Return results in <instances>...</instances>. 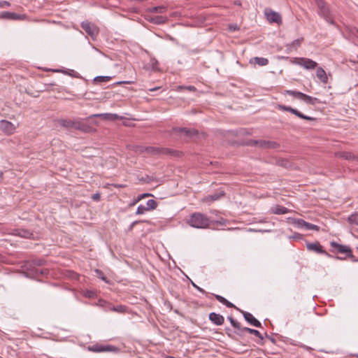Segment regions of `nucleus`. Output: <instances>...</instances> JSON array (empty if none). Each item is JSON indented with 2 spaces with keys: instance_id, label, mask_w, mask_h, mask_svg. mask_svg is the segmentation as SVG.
<instances>
[{
  "instance_id": "f257e3e1",
  "label": "nucleus",
  "mask_w": 358,
  "mask_h": 358,
  "mask_svg": "<svg viewBox=\"0 0 358 358\" xmlns=\"http://www.w3.org/2000/svg\"><path fill=\"white\" fill-rule=\"evenodd\" d=\"M57 122L59 125L67 129H76L84 133H90L92 130L90 125L79 120L60 119Z\"/></svg>"
},
{
  "instance_id": "f03ea898",
  "label": "nucleus",
  "mask_w": 358,
  "mask_h": 358,
  "mask_svg": "<svg viewBox=\"0 0 358 358\" xmlns=\"http://www.w3.org/2000/svg\"><path fill=\"white\" fill-rule=\"evenodd\" d=\"M187 223L194 228L206 229L209 227L211 221L207 215L201 213H194L190 215Z\"/></svg>"
},
{
  "instance_id": "7ed1b4c3",
  "label": "nucleus",
  "mask_w": 358,
  "mask_h": 358,
  "mask_svg": "<svg viewBox=\"0 0 358 358\" xmlns=\"http://www.w3.org/2000/svg\"><path fill=\"white\" fill-rule=\"evenodd\" d=\"M315 1L318 9V14L327 22L335 25L336 23L334 20L333 15L327 3L323 0H315Z\"/></svg>"
},
{
  "instance_id": "20e7f679",
  "label": "nucleus",
  "mask_w": 358,
  "mask_h": 358,
  "mask_svg": "<svg viewBox=\"0 0 358 358\" xmlns=\"http://www.w3.org/2000/svg\"><path fill=\"white\" fill-rule=\"evenodd\" d=\"M46 260L43 259H34L31 261H27L24 262L22 268L26 271H31L33 274H37L38 271H37L38 266H42L46 264Z\"/></svg>"
},
{
  "instance_id": "39448f33",
  "label": "nucleus",
  "mask_w": 358,
  "mask_h": 358,
  "mask_svg": "<svg viewBox=\"0 0 358 358\" xmlns=\"http://www.w3.org/2000/svg\"><path fill=\"white\" fill-rule=\"evenodd\" d=\"M293 64L301 66L307 70H313L317 67L318 64L311 59L306 57H295Z\"/></svg>"
},
{
  "instance_id": "423d86ee",
  "label": "nucleus",
  "mask_w": 358,
  "mask_h": 358,
  "mask_svg": "<svg viewBox=\"0 0 358 358\" xmlns=\"http://www.w3.org/2000/svg\"><path fill=\"white\" fill-rule=\"evenodd\" d=\"M88 350L94 352H117L118 348L111 345H103L96 343L88 346Z\"/></svg>"
},
{
  "instance_id": "0eeeda50",
  "label": "nucleus",
  "mask_w": 358,
  "mask_h": 358,
  "mask_svg": "<svg viewBox=\"0 0 358 358\" xmlns=\"http://www.w3.org/2000/svg\"><path fill=\"white\" fill-rule=\"evenodd\" d=\"M81 27L93 40L97 37L99 30L95 24L86 20L81 23Z\"/></svg>"
},
{
  "instance_id": "6e6552de",
  "label": "nucleus",
  "mask_w": 358,
  "mask_h": 358,
  "mask_svg": "<svg viewBox=\"0 0 358 358\" xmlns=\"http://www.w3.org/2000/svg\"><path fill=\"white\" fill-rule=\"evenodd\" d=\"M306 247L308 251L313 252L317 254L324 255L327 257H331V255L323 249V247L318 241L313 243L306 242Z\"/></svg>"
},
{
  "instance_id": "1a4fd4ad",
  "label": "nucleus",
  "mask_w": 358,
  "mask_h": 358,
  "mask_svg": "<svg viewBox=\"0 0 358 358\" xmlns=\"http://www.w3.org/2000/svg\"><path fill=\"white\" fill-rule=\"evenodd\" d=\"M277 107L278 109H280L281 110L289 112L303 120H309V121H313L315 120V118L303 115L298 110L293 108L290 106H287L285 105L279 104V105H278Z\"/></svg>"
},
{
  "instance_id": "9d476101",
  "label": "nucleus",
  "mask_w": 358,
  "mask_h": 358,
  "mask_svg": "<svg viewBox=\"0 0 358 358\" xmlns=\"http://www.w3.org/2000/svg\"><path fill=\"white\" fill-rule=\"evenodd\" d=\"M265 15L267 20L269 22H275L277 24H280L282 22V17L280 13L272 10L271 9H266Z\"/></svg>"
},
{
  "instance_id": "9b49d317",
  "label": "nucleus",
  "mask_w": 358,
  "mask_h": 358,
  "mask_svg": "<svg viewBox=\"0 0 358 358\" xmlns=\"http://www.w3.org/2000/svg\"><path fill=\"white\" fill-rule=\"evenodd\" d=\"M15 129V125L12 122L5 120L0 121V129L6 134L10 135L13 134Z\"/></svg>"
},
{
  "instance_id": "f8f14e48",
  "label": "nucleus",
  "mask_w": 358,
  "mask_h": 358,
  "mask_svg": "<svg viewBox=\"0 0 358 358\" xmlns=\"http://www.w3.org/2000/svg\"><path fill=\"white\" fill-rule=\"evenodd\" d=\"M331 245L336 250L338 253L345 254L347 257L352 256V250L349 246L341 245L334 241L331 243Z\"/></svg>"
},
{
  "instance_id": "ddd939ff",
  "label": "nucleus",
  "mask_w": 358,
  "mask_h": 358,
  "mask_svg": "<svg viewBox=\"0 0 358 358\" xmlns=\"http://www.w3.org/2000/svg\"><path fill=\"white\" fill-rule=\"evenodd\" d=\"M173 131L188 138H191L198 134L197 130L194 129H187L185 127H174Z\"/></svg>"
},
{
  "instance_id": "4468645a",
  "label": "nucleus",
  "mask_w": 358,
  "mask_h": 358,
  "mask_svg": "<svg viewBox=\"0 0 358 358\" xmlns=\"http://www.w3.org/2000/svg\"><path fill=\"white\" fill-rule=\"evenodd\" d=\"M294 223L300 228H305L306 230L319 231L320 227L317 225L306 222L302 219H295Z\"/></svg>"
},
{
  "instance_id": "2eb2a0df",
  "label": "nucleus",
  "mask_w": 358,
  "mask_h": 358,
  "mask_svg": "<svg viewBox=\"0 0 358 358\" xmlns=\"http://www.w3.org/2000/svg\"><path fill=\"white\" fill-rule=\"evenodd\" d=\"M335 157L338 158H342L343 159L348 160L349 162H358V157L354 155L352 152H336L334 154Z\"/></svg>"
},
{
  "instance_id": "dca6fc26",
  "label": "nucleus",
  "mask_w": 358,
  "mask_h": 358,
  "mask_svg": "<svg viewBox=\"0 0 358 358\" xmlns=\"http://www.w3.org/2000/svg\"><path fill=\"white\" fill-rule=\"evenodd\" d=\"M0 18L5 19V20H19L25 19L26 15H19V14L8 12V11H4L1 13Z\"/></svg>"
},
{
  "instance_id": "f3484780",
  "label": "nucleus",
  "mask_w": 358,
  "mask_h": 358,
  "mask_svg": "<svg viewBox=\"0 0 358 358\" xmlns=\"http://www.w3.org/2000/svg\"><path fill=\"white\" fill-rule=\"evenodd\" d=\"M240 331L242 332H243V331L248 332L251 334L256 336L259 338V340L257 341V343L260 345H264V337L258 330L250 329L249 327H241Z\"/></svg>"
},
{
  "instance_id": "a211bd4d",
  "label": "nucleus",
  "mask_w": 358,
  "mask_h": 358,
  "mask_svg": "<svg viewBox=\"0 0 358 358\" xmlns=\"http://www.w3.org/2000/svg\"><path fill=\"white\" fill-rule=\"evenodd\" d=\"M245 320L251 325L255 327H262L261 322L257 320L251 313L241 310Z\"/></svg>"
},
{
  "instance_id": "6ab92c4d",
  "label": "nucleus",
  "mask_w": 358,
  "mask_h": 358,
  "mask_svg": "<svg viewBox=\"0 0 358 358\" xmlns=\"http://www.w3.org/2000/svg\"><path fill=\"white\" fill-rule=\"evenodd\" d=\"M209 320L216 325H222L224 322V317L216 313H210L209 314Z\"/></svg>"
},
{
  "instance_id": "aec40b11",
  "label": "nucleus",
  "mask_w": 358,
  "mask_h": 358,
  "mask_svg": "<svg viewBox=\"0 0 358 358\" xmlns=\"http://www.w3.org/2000/svg\"><path fill=\"white\" fill-rule=\"evenodd\" d=\"M258 147L261 148H277L279 144L275 141L259 140Z\"/></svg>"
},
{
  "instance_id": "412c9836",
  "label": "nucleus",
  "mask_w": 358,
  "mask_h": 358,
  "mask_svg": "<svg viewBox=\"0 0 358 358\" xmlns=\"http://www.w3.org/2000/svg\"><path fill=\"white\" fill-rule=\"evenodd\" d=\"M316 76L323 84H327L328 83V77L327 73L322 67L317 68Z\"/></svg>"
},
{
  "instance_id": "4be33fe9",
  "label": "nucleus",
  "mask_w": 358,
  "mask_h": 358,
  "mask_svg": "<svg viewBox=\"0 0 358 358\" xmlns=\"http://www.w3.org/2000/svg\"><path fill=\"white\" fill-rule=\"evenodd\" d=\"M150 22L155 24H163L168 22V18L164 16L158 15L155 17H150L147 19Z\"/></svg>"
},
{
  "instance_id": "5701e85b",
  "label": "nucleus",
  "mask_w": 358,
  "mask_h": 358,
  "mask_svg": "<svg viewBox=\"0 0 358 358\" xmlns=\"http://www.w3.org/2000/svg\"><path fill=\"white\" fill-rule=\"evenodd\" d=\"M37 271H38V273L36 275L33 274L31 271H26L27 275L30 278H36L41 276H45L49 273V269L48 268H37Z\"/></svg>"
},
{
  "instance_id": "b1692460",
  "label": "nucleus",
  "mask_w": 358,
  "mask_h": 358,
  "mask_svg": "<svg viewBox=\"0 0 358 358\" xmlns=\"http://www.w3.org/2000/svg\"><path fill=\"white\" fill-rule=\"evenodd\" d=\"M15 231V235L25 238H31L34 236L33 233L27 229H17Z\"/></svg>"
},
{
  "instance_id": "393cba45",
  "label": "nucleus",
  "mask_w": 358,
  "mask_h": 358,
  "mask_svg": "<svg viewBox=\"0 0 358 358\" xmlns=\"http://www.w3.org/2000/svg\"><path fill=\"white\" fill-rule=\"evenodd\" d=\"M92 117H102L104 120L114 121L119 119V116L117 114L113 113H101V114H95L92 115Z\"/></svg>"
},
{
  "instance_id": "a878e982",
  "label": "nucleus",
  "mask_w": 358,
  "mask_h": 358,
  "mask_svg": "<svg viewBox=\"0 0 358 358\" xmlns=\"http://www.w3.org/2000/svg\"><path fill=\"white\" fill-rule=\"evenodd\" d=\"M250 64H258L259 66H266L268 64V60L264 57H255L250 60Z\"/></svg>"
},
{
  "instance_id": "bb28decb",
  "label": "nucleus",
  "mask_w": 358,
  "mask_h": 358,
  "mask_svg": "<svg viewBox=\"0 0 358 358\" xmlns=\"http://www.w3.org/2000/svg\"><path fill=\"white\" fill-rule=\"evenodd\" d=\"M271 211L273 213L276 215H283L288 213L289 210L284 206L276 205L275 206L271 208Z\"/></svg>"
},
{
  "instance_id": "cd10ccee",
  "label": "nucleus",
  "mask_w": 358,
  "mask_h": 358,
  "mask_svg": "<svg viewBox=\"0 0 358 358\" xmlns=\"http://www.w3.org/2000/svg\"><path fill=\"white\" fill-rule=\"evenodd\" d=\"M301 100L308 104L315 105L316 103H320V100L317 98L312 97L306 94H303L302 96Z\"/></svg>"
},
{
  "instance_id": "c85d7f7f",
  "label": "nucleus",
  "mask_w": 358,
  "mask_h": 358,
  "mask_svg": "<svg viewBox=\"0 0 358 358\" xmlns=\"http://www.w3.org/2000/svg\"><path fill=\"white\" fill-rule=\"evenodd\" d=\"M167 8L164 6H155L152 8H147V12L151 13H164L166 11Z\"/></svg>"
},
{
  "instance_id": "c756f323",
  "label": "nucleus",
  "mask_w": 358,
  "mask_h": 358,
  "mask_svg": "<svg viewBox=\"0 0 358 358\" xmlns=\"http://www.w3.org/2000/svg\"><path fill=\"white\" fill-rule=\"evenodd\" d=\"M224 195V191H220L219 192H216V193H214L213 194L208 195L205 199V201H216V200L219 199L220 198H221Z\"/></svg>"
},
{
  "instance_id": "7c9ffc66",
  "label": "nucleus",
  "mask_w": 358,
  "mask_h": 358,
  "mask_svg": "<svg viewBox=\"0 0 358 358\" xmlns=\"http://www.w3.org/2000/svg\"><path fill=\"white\" fill-rule=\"evenodd\" d=\"M145 152L152 155H161V148L147 146Z\"/></svg>"
},
{
  "instance_id": "2f4dec72",
  "label": "nucleus",
  "mask_w": 358,
  "mask_h": 358,
  "mask_svg": "<svg viewBox=\"0 0 358 358\" xmlns=\"http://www.w3.org/2000/svg\"><path fill=\"white\" fill-rule=\"evenodd\" d=\"M303 41V38H302V37L297 38V39L293 41L291 43L287 44L286 45V47L289 50H291L292 48L296 49L298 47L301 46Z\"/></svg>"
},
{
  "instance_id": "473e14b6",
  "label": "nucleus",
  "mask_w": 358,
  "mask_h": 358,
  "mask_svg": "<svg viewBox=\"0 0 358 358\" xmlns=\"http://www.w3.org/2000/svg\"><path fill=\"white\" fill-rule=\"evenodd\" d=\"M285 94L293 96L296 99H301L302 96L303 95L304 93L294 90H286Z\"/></svg>"
},
{
  "instance_id": "72a5a7b5",
  "label": "nucleus",
  "mask_w": 358,
  "mask_h": 358,
  "mask_svg": "<svg viewBox=\"0 0 358 358\" xmlns=\"http://www.w3.org/2000/svg\"><path fill=\"white\" fill-rule=\"evenodd\" d=\"M145 207L148 210H155L157 207V202L154 199H150L147 201Z\"/></svg>"
},
{
  "instance_id": "f704fd0d",
  "label": "nucleus",
  "mask_w": 358,
  "mask_h": 358,
  "mask_svg": "<svg viewBox=\"0 0 358 358\" xmlns=\"http://www.w3.org/2000/svg\"><path fill=\"white\" fill-rule=\"evenodd\" d=\"M348 220L350 224L358 226V213H353L350 215L348 217Z\"/></svg>"
},
{
  "instance_id": "c9c22d12",
  "label": "nucleus",
  "mask_w": 358,
  "mask_h": 358,
  "mask_svg": "<svg viewBox=\"0 0 358 358\" xmlns=\"http://www.w3.org/2000/svg\"><path fill=\"white\" fill-rule=\"evenodd\" d=\"M161 155H178V152L169 148H161Z\"/></svg>"
},
{
  "instance_id": "e433bc0d",
  "label": "nucleus",
  "mask_w": 358,
  "mask_h": 358,
  "mask_svg": "<svg viewBox=\"0 0 358 358\" xmlns=\"http://www.w3.org/2000/svg\"><path fill=\"white\" fill-rule=\"evenodd\" d=\"M110 310L114 311V312H117V313H123L126 312L127 307L125 306H123V305H119V306H113Z\"/></svg>"
},
{
  "instance_id": "4c0bfd02",
  "label": "nucleus",
  "mask_w": 358,
  "mask_h": 358,
  "mask_svg": "<svg viewBox=\"0 0 358 358\" xmlns=\"http://www.w3.org/2000/svg\"><path fill=\"white\" fill-rule=\"evenodd\" d=\"M95 273H96V276L99 278H101L103 281H104L106 283H109V280L107 279V278L105 276L103 272L99 269H96Z\"/></svg>"
},
{
  "instance_id": "58836bf2",
  "label": "nucleus",
  "mask_w": 358,
  "mask_h": 358,
  "mask_svg": "<svg viewBox=\"0 0 358 358\" xmlns=\"http://www.w3.org/2000/svg\"><path fill=\"white\" fill-rule=\"evenodd\" d=\"M111 79L109 76H96L94 78V81L95 83H103L108 82Z\"/></svg>"
},
{
  "instance_id": "ea45409f",
  "label": "nucleus",
  "mask_w": 358,
  "mask_h": 358,
  "mask_svg": "<svg viewBox=\"0 0 358 358\" xmlns=\"http://www.w3.org/2000/svg\"><path fill=\"white\" fill-rule=\"evenodd\" d=\"M228 320H229L231 324L235 328L240 331L241 326L238 322L235 320L231 316L228 317Z\"/></svg>"
},
{
  "instance_id": "a19ab883",
  "label": "nucleus",
  "mask_w": 358,
  "mask_h": 358,
  "mask_svg": "<svg viewBox=\"0 0 358 358\" xmlns=\"http://www.w3.org/2000/svg\"><path fill=\"white\" fill-rule=\"evenodd\" d=\"M145 149H146V147L141 146V145H135V146H133V148H132V150L134 152H138V153L145 152Z\"/></svg>"
},
{
  "instance_id": "79ce46f5",
  "label": "nucleus",
  "mask_w": 358,
  "mask_h": 358,
  "mask_svg": "<svg viewBox=\"0 0 358 358\" xmlns=\"http://www.w3.org/2000/svg\"><path fill=\"white\" fill-rule=\"evenodd\" d=\"M145 211H148V209H146V207L143 206V205H139L137 208V210H136V215H142L143 214Z\"/></svg>"
},
{
  "instance_id": "37998d69",
  "label": "nucleus",
  "mask_w": 358,
  "mask_h": 358,
  "mask_svg": "<svg viewBox=\"0 0 358 358\" xmlns=\"http://www.w3.org/2000/svg\"><path fill=\"white\" fill-rule=\"evenodd\" d=\"M179 89H186L190 92H195L196 88L194 86L189 85V86H179Z\"/></svg>"
},
{
  "instance_id": "c03bdc74",
  "label": "nucleus",
  "mask_w": 358,
  "mask_h": 358,
  "mask_svg": "<svg viewBox=\"0 0 358 358\" xmlns=\"http://www.w3.org/2000/svg\"><path fill=\"white\" fill-rule=\"evenodd\" d=\"M259 140H249L247 141L246 145L249 146H257Z\"/></svg>"
},
{
  "instance_id": "a18cd8bd",
  "label": "nucleus",
  "mask_w": 358,
  "mask_h": 358,
  "mask_svg": "<svg viewBox=\"0 0 358 358\" xmlns=\"http://www.w3.org/2000/svg\"><path fill=\"white\" fill-rule=\"evenodd\" d=\"M10 6V3L7 1H0V8H7Z\"/></svg>"
},
{
  "instance_id": "49530a36",
  "label": "nucleus",
  "mask_w": 358,
  "mask_h": 358,
  "mask_svg": "<svg viewBox=\"0 0 358 358\" xmlns=\"http://www.w3.org/2000/svg\"><path fill=\"white\" fill-rule=\"evenodd\" d=\"M224 305H225L227 308H234L238 310V308L234 304H233L232 303H231L230 301H229L227 299L225 300Z\"/></svg>"
},
{
  "instance_id": "de8ad7c7",
  "label": "nucleus",
  "mask_w": 358,
  "mask_h": 358,
  "mask_svg": "<svg viewBox=\"0 0 358 358\" xmlns=\"http://www.w3.org/2000/svg\"><path fill=\"white\" fill-rule=\"evenodd\" d=\"M224 305H225L227 308H234L238 310V308L234 304H233L232 303H231L230 301H229L227 299L225 300Z\"/></svg>"
},
{
  "instance_id": "09e8293b",
  "label": "nucleus",
  "mask_w": 358,
  "mask_h": 358,
  "mask_svg": "<svg viewBox=\"0 0 358 358\" xmlns=\"http://www.w3.org/2000/svg\"><path fill=\"white\" fill-rule=\"evenodd\" d=\"M214 296L219 302L222 303V304H224L225 302L226 299L223 296L218 294H214Z\"/></svg>"
},
{
  "instance_id": "8fccbe9b",
  "label": "nucleus",
  "mask_w": 358,
  "mask_h": 358,
  "mask_svg": "<svg viewBox=\"0 0 358 358\" xmlns=\"http://www.w3.org/2000/svg\"><path fill=\"white\" fill-rule=\"evenodd\" d=\"M152 196L151 194H149V193H145V194H140L138 196V200H142L143 199L145 198V197H148V196Z\"/></svg>"
},
{
  "instance_id": "3c124183",
  "label": "nucleus",
  "mask_w": 358,
  "mask_h": 358,
  "mask_svg": "<svg viewBox=\"0 0 358 358\" xmlns=\"http://www.w3.org/2000/svg\"><path fill=\"white\" fill-rule=\"evenodd\" d=\"M100 198H101V195L99 193H96V194H94L92 196V199L94 201H99L100 200Z\"/></svg>"
},
{
  "instance_id": "603ef678",
  "label": "nucleus",
  "mask_w": 358,
  "mask_h": 358,
  "mask_svg": "<svg viewBox=\"0 0 358 358\" xmlns=\"http://www.w3.org/2000/svg\"><path fill=\"white\" fill-rule=\"evenodd\" d=\"M134 81H120V82H117V85H120V84H132L134 83Z\"/></svg>"
},
{
  "instance_id": "864d4df0",
  "label": "nucleus",
  "mask_w": 358,
  "mask_h": 358,
  "mask_svg": "<svg viewBox=\"0 0 358 358\" xmlns=\"http://www.w3.org/2000/svg\"><path fill=\"white\" fill-rule=\"evenodd\" d=\"M141 200H138V197H137L136 199H135L132 203H130V206H134L136 205L137 203H138Z\"/></svg>"
},
{
  "instance_id": "5fc2aeb1",
  "label": "nucleus",
  "mask_w": 358,
  "mask_h": 358,
  "mask_svg": "<svg viewBox=\"0 0 358 358\" xmlns=\"http://www.w3.org/2000/svg\"><path fill=\"white\" fill-rule=\"evenodd\" d=\"M266 337L268 338L272 343H275V339L269 336L266 333L265 334Z\"/></svg>"
},
{
  "instance_id": "6e6d98bb",
  "label": "nucleus",
  "mask_w": 358,
  "mask_h": 358,
  "mask_svg": "<svg viewBox=\"0 0 358 358\" xmlns=\"http://www.w3.org/2000/svg\"><path fill=\"white\" fill-rule=\"evenodd\" d=\"M141 222V221H134L131 223V226H130V229H132L134 227V226H135L136 224Z\"/></svg>"
},
{
  "instance_id": "4d7b16f0",
  "label": "nucleus",
  "mask_w": 358,
  "mask_h": 358,
  "mask_svg": "<svg viewBox=\"0 0 358 358\" xmlns=\"http://www.w3.org/2000/svg\"><path fill=\"white\" fill-rule=\"evenodd\" d=\"M159 87H154V88L150 89L149 91L154 92V91H156V90H159Z\"/></svg>"
},
{
  "instance_id": "13d9d810",
  "label": "nucleus",
  "mask_w": 358,
  "mask_h": 358,
  "mask_svg": "<svg viewBox=\"0 0 358 358\" xmlns=\"http://www.w3.org/2000/svg\"><path fill=\"white\" fill-rule=\"evenodd\" d=\"M3 180V172L0 171V182Z\"/></svg>"
},
{
  "instance_id": "bf43d9fd",
  "label": "nucleus",
  "mask_w": 358,
  "mask_h": 358,
  "mask_svg": "<svg viewBox=\"0 0 358 358\" xmlns=\"http://www.w3.org/2000/svg\"><path fill=\"white\" fill-rule=\"evenodd\" d=\"M196 289H197L199 292H202V293H205V291H204L203 289L200 288L199 287H198Z\"/></svg>"
},
{
  "instance_id": "052dcab7",
  "label": "nucleus",
  "mask_w": 358,
  "mask_h": 358,
  "mask_svg": "<svg viewBox=\"0 0 358 358\" xmlns=\"http://www.w3.org/2000/svg\"><path fill=\"white\" fill-rule=\"evenodd\" d=\"M54 71H56V72H60V71H62V72H63V73H67V72H66V71L55 70Z\"/></svg>"
},
{
  "instance_id": "680f3d73",
  "label": "nucleus",
  "mask_w": 358,
  "mask_h": 358,
  "mask_svg": "<svg viewBox=\"0 0 358 358\" xmlns=\"http://www.w3.org/2000/svg\"><path fill=\"white\" fill-rule=\"evenodd\" d=\"M116 187H124V185H115Z\"/></svg>"
},
{
  "instance_id": "e2e57ef3",
  "label": "nucleus",
  "mask_w": 358,
  "mask_h": 358,
  "mask_svg": "<svg viewBox=\"0 0 358 358\" xmlns=\"http://www.w3.org/2000/svg\"><path fill=\"white\" fill-rule=\"evenodd\" d=\"M192 285H193V286H194V287H196V288H197V287H198V286H197L196 285H195L194 282H192Z\"/></svg>"
},
{
  "instance_id": "0e129e2a",
  "label": "nucleus",
  "mask_w": 358,
  "mask_h": 358,
  "mask_svg": "<svg viewBox=\"0 0 358 358\" xmlns=\"http://www.w3.org/2000/svg\"><path fill=\"white\" fill-rule=\"evenodd\" d=\"M1 261V256L0 255V262Z\"/></svg>"
},
{
  "instance_id": "69168bd1",
  "label": "nucleus",
  "mask_w": 358,
  "mask_h": 358,
  "mask_svg": "<svg viewBox=\"0 0 358 358\" xmlns=\"http://www.w3.org/2000/svg\"><path fill=\"white\" fill-rule=\"evenodd\" d=\"M357 357H358V355H357Z\"/></svg>"
}]
</instances>
